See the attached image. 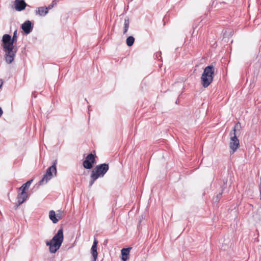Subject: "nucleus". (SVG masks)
<instances>
[{
  "mask_svg": "<svg viewBox=\"0 0 261 261\" xmlns=\"http://www.w3.org/2000/svg\"><path fill=\"white\" fill-rule=\"evenodd\" d=\"M54 7L53 6V5H49L47 7H45V8L47 9V12H48L49 10L51 9Z\"/></svg>",
  "mask_w": 261,
  "mask_h": 261,
  "instance_id": "4be33fe9",
  "label": "nucleus"
},
{
  "mask_svg": "<svg viewBox=\"0 0 261 261\" xmlns=\"http://www.w3.org/2000/svg\"><path fill=\"white\" fill-rule=\"evenodd\" d=\"M56 217L58 219H61L62 218V211H59L58 213H57Z\"/></svg>",
  "mask_w": 261,
  "mask_h": 261,
  "instance_id": "412c9836",
  "label": "nucleus"
},
{
  "mask_svg": "<svg viewBox=\"0 0 261 261\" xmlns=\"http://www.w3.org/2000/svg\"><path fill=\"white\" fill-rule=\"evenodd\" d=\"M47 13V10L45 7H38L35 11L36 15L40 16H45Z\"/></svg>",
  "mask_w": 261,
  "mask_h": 261,
  "instance_id": "4468645a",
  "label": "nucleus"
},
{
  "mask_svg": "<svg viewBox=\"0 0 261 261\" xmlns=\"http://www.w3.org/2000/svg\"><path fill=\"white\" fill-rule=\"evenodd\" d=\"M57 161L55 160L53 164L46 170L45 174L43 175L42 178L38 182V186L46 184L54 176L53 174L55 176L57 175Z\"/></svg>",
  "mask_w": 261,
  "mask_h": 261,
  "instance_id": "39448f33",
  "label": "nucleus"
},
{
  "mask_svg": "<svg viewBox=\"0 0 261 261\" xmlns=\"http://www.w3.org/2000/svg\"><path fill=\"white\" fill-rule=\"evenodd\" d=\"M97 244H98V241L97 240H96L95 239L94 240L93 245L92 246L91 249L92 255L93 258V259L92 261H96L97 257V255H98V253L97 251Z\"/></svg>",
  "mask_w": 261,
  "mask_h": 261,
  "instance_id": "9b49d317",
  "label": "nucleus"
},
{
  "mask_svg": "<svg viewBox=\"0 0 261 261\" xmlns=\"http://www.w3.org/2000/svg\"><path fill=\"white\" fill-rule=\"evenodd\" d=\"M3 114V111L2 109V108L0 107V117L2 116Z\"/></svg>",
  "mask_w": 261,
  "mask_h": 261,
  "instance_id": "393cba45",
  "label": "nucleus"
},
{
  "mask_svg": "<svg viewBox=\"0 0 261 261\" xmlns=\"http://www.w3.org/2000/svg\"><path fill=\"white\" fill-rule=\"evenodd\" d=\"M90 109H91V106H88V110H89V111H90L91 110Z\"/></svg>",
  "mask_w": 261,
  "mask_h": 261,
  "instance_id": "bb28decb",
  "label": "nucleus"
},
{
  "mask_svg": "<svg viewBox=\"0 0 261 261\" xmlns=\"http://www.w3.org/2000/svg\"><path fill=\"white\" fill-rule=\"evenodd\" d=\"M95 158L96 156L91 153L88 154L83 163L84 167L86 169L92 168L93 165L96 163Z\"/></svg>",
  "mask_w": 261,
  "mask_h": 261,
  "instance_id": "6e6552de",
  "label": "nucleus"
},
{
  "mask_svg": "<svg viewBox=\"0 0 261 261\" xmlns=\"http://www.w3.org/2000/svg\"><path fill=\"white\" fill-rule=\"evenodd\" d=\"M222 193H223V192L222 191L221 192L219 193V194H218L217 195L216 197V199H215V202H219V199H220V198H221V197L222 196Z\"/></svg>",
  "mask_w": 261,
  "mask_h": 261,
  "instance_id": "aec40b11",
  "label": "nucleus"
},
{
  "mask_svg": "<svg viewBox=\"0 0 261 261\" xmlns=\"http://www.w3.org/2000/svg\"><path fill=\"white\" fill-rule=\"evenodd\" d=\"M51 5H53V6L54 7L55 6H56L57 5V1L56 0H54L53 1Z\"/></svg>",
  "mask_w": 261,
  "mask_h": 261,
  "instance_id": "b1692460",
  "label": "nucleus"
},
{
  "mask_svg": "<svg viewBox=\"0 0 261 261\" xmlns=\"http://www.w3.org/2000/svg\"><path fill=\"white\" fill-rule=\"evenodd\" d=\"M21 204H19V202H17V203H16L15 204V205L14 206V209L16 210L18 208V206L20 205Z\"/></svg>",
  "mask_w": 261,
  "mask_h": 261,
  "instance_id": "5701e85b",
  "label": "nucleus"
},
{
  "mask_svg": "<svg viewBox=\"0 0 261 261\" xmlns=\"http://www.w3.org/2000/svg\"><path fill=\"white\" fill-rule=\"evenodd\" d=\"M132 247H128L126 248H123L121 250V254L122 255L121 259L122 261H126L128 258L129 252Z\"/></svg>",
  "mask_w": 261,
  "mask_h": 261,
  "instance_id": "ddd939ff",
  "label": "nucleus"
},
{
  "mask_svg": "<svg viewBox=\"0 0 261 261\" xmlns=\"http://www.w3.org/2000/svg\"><path fill=\"white\" fill-rule=\"evenodd\" d=\"M129 18L128 17H126L124 18V27H123V34H125L129 28Z\"/></svg>",
  "mask_w": 261,
  "mask_h": 261,
  "instance_id": "f3484780",
  "label": "nucleus"
},
{
  "mask_svg": "<svg viewBox=\"0 0 261 261\" xmlns=\"http://www.w3.org/2000/svg\"><path fill=\"white\" fill-rule=\"evenodd\" d=\"M49 217L53 223H57L59 221V219L57 218L55 212L53 210L49 212Z\"/></svg>",
  "mask_w": 261,
  "mask_h": 261,
  "instance_id": "dca6fc26",
  "label": "nucleus"
},
{
  "mask_svg": "<svg viewBox=\"0 0 261 261\" xmlns=\"http://www.w3.org/2000/svg\"><path fill=\"white\" fill-rule=\"evenodd\" d=\"M215 73V68L212 65L206 66L201 77V84L204 88L207 87L212 82Z\"/></svg>",
  "mask_w": 261,
  "mask_h": 261,
  "instance_id": "f03ea898",
  "label": "nucleus"
},
{
  "mask_svg": "<svg viewBox=\"0 0 261 261\" xmlns=\"http://www.w3.org/2000/svg\"><path fill=\"white\" fill-rule=\"evenodd\" d=\"M259 192H260V200H261V185H260L259 186Z\"/></svg>",
  "mask_w": 261,
  "mask_h": 261,
  "instance_id": "a878e982",
  "label": "nucleus"
},
{
  "mask_svg": "<svg viewBox=\"0 0 261 261\" xmlns=\"http://www.w3.org/2000/svg\"><path fill=\"white\" fill-rule=\"evenodd\" d=\"M17 39V31L16 30L14 33L12 37L9 34H5L2 38V43L15 45Z\"/></svg>",
  "mask_w": 261,
  "mask_h": 261,
  "instance_id": "0eeeda50",
  "label": "nucleus"
},
{
  "mask_svg": "<svg viewBox=\"0 0 261 261\" xmlns=\"http://www.w3.org/2000/svg\"><path fill=\"white\" fill-rule=\"evenodd\" d=\"M109 169L108 164L103 163L96 166L91 171L92 173H94L96 177H102L108 172Z\"/></svg>",
  "mask_w": 261,
  "mask_h": 261,
  "instance_id": "423d86ee",
  "label": "nucleus"
},
{
  "mask_svg": "<svg viewBox=\"0 0 261 261\" xmlns=\"http://www.w3.org/2000/svg\"><path fill=\"white\" fill-rule=\"evenodd\" d=\"M2 46L5 53V59L6 62L10 64L13 62L15 59L17 48L15 45L3 43Z\"/></svg>",
  "mask_w": 261,
  "mask_h": 261,
  "instance_id": "7ed1b4c3",
  "label": "nucleus"
},
{
  "mask_svg": "<svg viewBox=\"0 0 261 261\" xmlns=\"http://www.w3.org/2000/svg\"><path fill=\"white\" fill-rule=\"evenodd\" d=\"M241 124L238 122L233 127L232 130L230 133V140L229 143V147L232 151V153H234L240 146L239 140L238 139L236 135L237 130L240 129Z\"/></svg>",
  "mask_w": 261,
  "mask_h": 261,
  "instance_id": "20e7f679",
  "label": "nucleus"
},
{
  "mask_svg": "<svg viewBox=\"0 0 261 261\" xmlns=\"http://www.w3.org/2000/svg\"><path fill=\"white\" fill-rule=\"evenodd\" d=\"M90 177L91 178L90 182H89V186L91 187L93 185L95 181L98 178L97 177H96L95 175L94 174V173L91 174Z\"/></svg>",
  "mask_w": 261,
  "mask_h": 261,
  "instance_id": "6ab92c4d",
  "label": "nucleus"
},
{
  "mask_svg": "<svg viewBox=\"0 0 261 261\" xmlns=\"http://www.w3.org/2000/svg\"><path fill=\"white\" fill-rule=\"evenodd\" d=\"M28 194L27 192L20 191L17 195L16 199L19 204H22L28 198Z\"/></svg>",
  "mask_w": 261,
  "mask_h": 261,
  "instance_id": "f8f14e48",
  "label": "nucleus"
},
{
  "mask_svg": "<svg viewBox=\"0 0 261 261\" xmlns=\"http://www.w3.org/2000/svg\"><path fill=\"white\" fill-rule=\"evenodd\" d=\"M64 240L63 230L61 228L59 229L57 233L53 237L52 239L46 243L49 246V252L55 253L59 249Z\"/></svg>",
  "mask_w": 261,
  "mask_h": 261,
  "instance_id": "f257e3e1",
  "label": "nucleus"
},
{
  "mask_svg": "<svg viewBox=\"0 0 261 261\" xmlns=\"http://www.w3.org/2000/svg\"><path fill=\"white\" fill-rule=\"evenodd\" d=\"M14 6L15 9L20 12L24 10L28 5L24 0H15Z\"/></svg>",
  "mask_w": 261,
  "mask_h": 261,
  "instance_id": "1a4fd4ad",
  "label": "nucleus"
},
{
  "mask_svg": "<svg viewBox=\"0 0 261 261\" xmlns=\"http://www.w3.org/2000/svg\"><path fill=\"white\" fill-rule=\"evenodd\" d=\"M85 101H87V102L88 103V101H87V98H85Z\"/></svg>",
  "mask_w": 261,
  "mask_h": 261,
  "instance_id": "cd10ccee",
  "label": "nucleus"
},
{
  "mask_svg": "<svg viewBox=\"0 0 261 261\" xmlns=\"http://www.w3.org/2000/svg\"><path fill=\"white\" fill-rule=\"evenodd\" d=\"M134 42H135V38L132 36H130L128 37L126 40V44L129 47L132 46L134 44Z\"/></svg>",
  "mask_w": 261,
  "mask_h": 261,
  "instance_id": "a211bd4d",
  "label": "nucleus"
},
{
  "mask_svg": "<svg viewBox=\"0 0 261 261\" xmlns=\"http://www.w3.org/2000/svg\"><path fill=\"white\" fill-rule=\"evenodd\" d=\"M34 24L30 20L25 21L21 26V29L26 34H30L33 30Z\"/></svg>",
  "mask_w": 261,
  "mask_h": 261,
  "instance_id": "9d476101",
  "label": "nucleus"
},
{
  "mask_svg": "<svg viewBox=\"0 0 261 261\" xmlns=\"http://www.w3.org/2000/svg\"><path fill=\"white\" fill-rule=\"evenodd\" d=\"M33 179H30L27 181L25 183L23 184L20 187H19L18 190L19 191H22L24 192H26V190H28L32 184Z\"/></svg>",
  "mask_w": 261,
  "mask_h": 261,
  "instance_id": "2eb2a0df",
  "label": "nucleus"
}]
</instances>
